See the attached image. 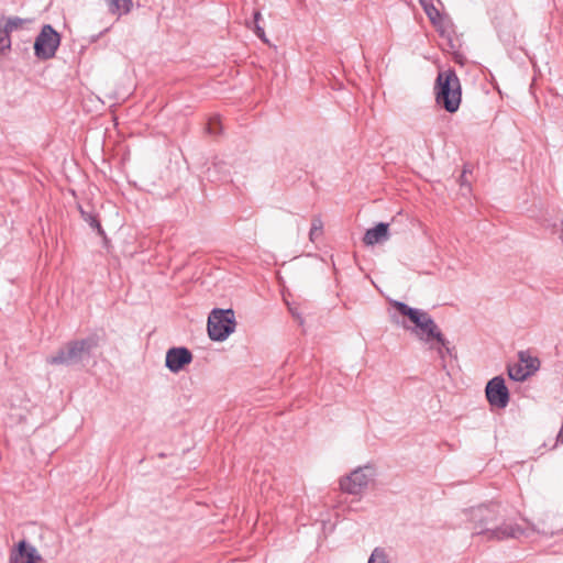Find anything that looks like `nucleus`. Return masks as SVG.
<instances>
[{"label": "nucleus", "instance_id": "f257e3e1", "mask_svg": "<svg viewBox=\"0 0 563 563\" xmlns=\"http://www.w3.org/2000/svg\"><path fill=\"white\" fill-rule=\"evenodd\" d=\"M473 533L487 540L519 539L526 530L512 521H499V506L481 505L470 510Z\"/></svg>", "mask_w": 563, "mask_h": 563}, {"label": "nucleus", "instance_id": "f03ea898", "mask_svg": "<svg viewBox=\"0 0 563 563\" xmlns=\"http://www.w3.org/2000/svg\"><path fill=\"white\" fill-rule=\"evenodd\" d=\"M395 321L420 340L431 344V347H435L443 362L446 355L452 356L453 349L433 319H395Z\"/></svg>", "mask_w": 563, "mask_h": 563}, {"label": "nucleus", "instance_id": "7ed1b4c3", "mask_svg": "<svg viewBox=\"0 0 563 563\" xmlns=\"http://www.w3.org/2000/svg\"><path fill=\"white\" fill-rule=\"evenodd\" d=\"M102 336L98 333H92L86 338L71 340L67 342L55 355L46 358L51 365H73L89 356L91 351L99 346Z\"/></svg>", "mask_w": 563, "mask_h": 563}, {"label": "nucleus", "instance_id": "20e7f679", "mask_svg": "<svg viewBox=\"0 0 563 563\" xmlns=\"http://www.w3.org/2000/svg\"><path fill=\"white\" fill-rule=\"evenodd\" d=\"M435 101L450 113L459 110L462 100L460 78L455 70L439 71L434 84Z\"/></svg>", "mask_w": 563, "mask_h": 563}, {"label": "nucleus", "instance_id": "39448f33", "mask_svg": "<svg viewBox=\"0 0 563 563\" xmlns=\"http://www.w3.org/2000/svg\"><path fill=\"white\" fill-rule=\"evenodd\" d=\"M374 476L375 471L373 467L368 465L357 467L340 479V488L342 492L350 495H361L374 479Z\"/></svg>", "mask_w": 563, "mask_h": 563}, {"label": "nucleus", "instance_id": "423d86ee", "mask_svg": "<svg viewBox=\"0 0 563 563\" xmlns=\"http://www.w3.org/2000/svg\"><path fill=\"white\" fill-rule=\"evenodd\" d=\"M60 44V35L49 24L43 25L34 42V54L41 60L55 56Z\"/></svg>", "mask_w": 563, "mask_h": 563}, {"label": "nucleus", "instance_id": "0eeeda50", "mask_svg": "<svg viewBox=\"0 0 563 563\" xmlns=\"http://www.w3.org/2000/svg\"><path fill=\"white\" fill-rule=\"evenodd\" d=\"M486 398L492 407L504 409L509 402V390L501 376L492 378L486 385Z\"/></svg>", "mask_w": 563, "mask_h": 563}, {"label": "nucleus", "instance_id": "6e6552de", "mask_svg": "<svg viewBox=\"0 0 563 563\" xmlns=\"http://www.w3.org/2000/svg\"><path fill=\"white\" fill-rule=\"evenodd\" d=\"M27 20L19 16H0V57L11 49V33L22 29Z\"/></svg>", "mask_w": 563, "mask_h": 563}, {"label": "nucleus", "instance_id": "1a4fd4ad", "mask_svg": "<svg viewBox=\"0 0 563 563\" xmlns=\"http://www.w3.org/2000/svg\"><path fill=\"white\" fill-rule=\"evenodd\" d=\"M191 351L185 346L170 347L166 352L165 366L172 373L180 372L186 365L192 362Z\"/></svg>", "mask_w": 563, "mask_h": 563}, {"label": "nucleus", "instance_id": "9d476101", "mask_svg": "<svg viewBox=\"0 0 563 563\" xmlns=\"http://www.w3.org/2000/svg\"><path fill=\"white\" fill-rule=\"evenodd\" d=\"M208 334L212 341H224L236 328V319H207Z\"/></svg>", "mask_w": 563, "mask_h": 563}, {"label": "nucleus", "instance_id": "9b49d317", "mask_svg": "<svg viewBox=\"0 0 563 563\" xmlns=\"http://www.w3.org/2000/svg\"><path fill=\"white\" fill-rule=\"evenodd\" d=\"M42 560L35 547L21 540L10 553V563H38Z\"/></svg>", "mask_w": 563, "mask_h": 563}, {"label": "nucleus", "instance_id": "f8f14e48", "mask_svg": "<svg viewBox=\"0 0 563 563\" xmlns=\"http://www.w3.org/2000/svg\"><path fill=\"white\" fill-rule=\"evenodd\" d=\"M389 240V224L385 222L377 223L374 228L366 230L363 242L367 246L384 243Z\"/></svg>", "mask_w": 563, "mask_h": 563}, {"label": "nucleus", "instance_id": "ddd939ff", "mask_svg": "<svg viewBox=\"0 0 563 563\" xmlns=\"http://www.w3.org/2000/svg\"><path fill=\"white\" fill-rule=\"evenodd\" d=\"M104 2L109 12L119 18L129 14L133 8V0H104Z\"/></svg>", "mask_w": 563, "mask_h": 563}, {"label": "nucleus", "instance_id": "4468645a", "mask_svg": "<svg viewBox=\"0 0 563 563\" xmlns=\"http://www.w3.org/2000/svg\"><path fill=\"white\" fill-rule=\"evenodd\" d=\"M519 362L525 368H527L531 374L538 371L540 366V362L537 357L531 356L528 351H520L518 353Z\"/></svg>", "mask_w": 563, "mask_h": 563}, {"label": "nucleus", "instance_id": "2eb2a0df", "mask_svg": "<svg viewBox=\"0 0 563 563\" xmlns=\"http://www.w3.org/2000/svg\"><path fill=\"white\" fill-rule=\"evenodd\" d=\"M391 307L402 317H424L423 312L418 309L410 308L404 302L394 301L391 302Z\"/></svg>", "mask_w": 563, "mask_h": 563}, {"label": "nucleus", "instance_id": "dca6fc26", "mask_svg": "<svg viewBox=\"0 0 563 563\" xmlns=\"http://www.w3.org/2000/svg\"><path fill=\"white\" fill-rule=\"evenodd\" d=\"M508 375L512 380L522 382L530 376L531 373L519 363L508 367Z\"/></svg>", "mask_w": 563, "mask_h": 563}, {"label": "nucleus", "instance_id": "f3484780", "mask_svg": "<svg viewBox=\"0 0 563 563\" xmlns=\"http://www.w3.org/2000/svg\"><path fill=\"white\" fill-rule=\"evenodd\" d=\"M80 213H81L82 219H84L87 223H89V225H90L92 229H96L99 235H101V236H103V235H104V231H103V229H102V227H101V224H100V222H99L98 218H97L93 213H91V212H87V211H85V210H82V209H80Z\"/></svg>", "mask_w": 563, "mask_h": 563}, {"label": "nucleus", "instance_id": "a211bd4d", "mask_svg": "<svg viewBox=\"0 0 563 563\" xmlns=\"http://www.w3.org/2000/svg\"><path fill=\"white\" fill-rule=\"evenodd\" d=\"M323 231V222L320 217H314L311 221V228L309 232V239L311 242H314L322 235Z\"/></svg>", "mask_w": 563, "mask_h": 563}, {"label": "nucleus", "instance_id": "6ab92c4d", "mask_svg": "<svg viewBox=\"0 0 563 563\" xmlns=\"http://www.w3.org/2000/svg\"><path fill=\"white\" fill-rule=\"evenodd\" d=\"M367 563H388L385 551L380 548L374 549Z\"/></svg>", "mask_w": 563, "mask_h": 563}, {"label": "nucleus", "instance_id": "aec40b11", "mask_svg": "<svg viewBox=\"0 0 563 563\" xmlns=\"http://www.w3.org/2000/svg\"><path fill=\"white\" fill-rule=\"evenodd\" d=\"M424 12L433 24L441 20V14L433 4L424 5Z\"/></svg>", "mask_w": 563, "mask_h": 563}, {"label": "nucleus", "instance_id": "412c9836", "mask_svg": "<svg viewBox=\"0 0 563 563\" xmlns=\"http://www.w3.org/2000/svg\"><path fill=\"white\" fill-rule=\"evenodd\" d=\"M233 314H234V311L231 308H228V309L213 308L209 312L208 317H229V316H233Z\"/></svg>", "mask_w": 563, "mask_h": 563}, {"label": "nucleus", "instance_id": "4be33fe9", "mask_svg": "<svg viewBox=\"0 0 563 563\" xmlns=\"http://www.w3.org/2000/svg\"><path fill=\"white\" fill-rule=\"evenodd\" d=\"M220 124V121L218 118L211 119L208 123V131L209 133L216 134L218 133V125Z\"/></svg>", "mask_w": 563, "mask_h": 563}, {"label": "nucleus", "instance_id": "5701e85b", "mask_svg": "<svg viewBox=\"0 0 563 563\" xmlns=\"http://www.w3.org/2000/svg\"><path fill=\"white\" fill-rule=\"evenodd\" d=\"M254 32L255 34L264 42V43H268V40L266 38V35H265V31L264 29L260 25V24H256L254 25Z\"/></svg>", "mask_w": 563, "mask_h": 563}, {"label": "nucleus", "instance_id": "b1692460", "mask_svg": "<svg viewBox=\"0 0 563 563\" xmlns=\"http://www.w3.org/2000/svg\"><path fill=\"white\" fill-rule=\"evenodd\" d=\"M262 18V14L260 11L254 12V25L258 24L260 20Z\"/></svg>", "mask_w": 563, "mask_h": 563}]
</instances>
